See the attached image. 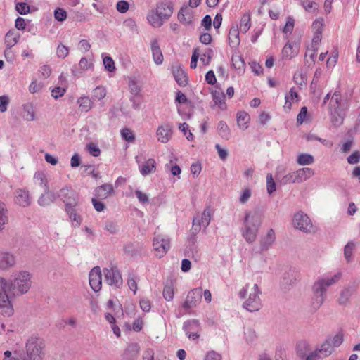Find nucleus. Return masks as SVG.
Here are the masks:
<instances>
[{
    "mask_svg": "<svg viewBox=\"0 0 360 360\" xmlns=\"http://www.w3.org/2000/svg\"><path fill=\"white\" fill-rule=\"evenodd\" d=\"M32 274L27 271H15L9 280L0 278V314L10 317L14 313L7 292L14 297L26 294L32 286Z\"/></svg>",
    "mask_w": 360,
    "mask_h": 360,
    "instance_id": "nucleus-1",
    "label": "nucleus"
},
{
    "mask_svg": "<svg viewBox=\"0 0 360 360\" xmlns=\"http://www.w3.org/2000/svg\"><path fill=\"white\" fill-rule=\"evenodd\" d=\"M342 273L338 272L333 276L319 278L312 285L313 298L312 307L318 309L323 304L326 298V292L328 287L336 283L341 278Z\"/></svg>",
    "mask_w": 360,
    "mask_h": 360,
    "instance_id": "nucleus-2",
    "label": "nucleus"
},
{
    "mask_svg": "<svg viewBox=\"0 0 360 360\" xmlns=\"http://www.w3.org/2000/svg\"><path fill=\"white\" fill-rule=\"evenodd\" d=\"M261 224L262 218L258 212H245L241 232L247 243H252L255 241Z\"/></svg>",
    "mask_w": 360,
    "mask_h": 360,
    "instance_id": "nucleus-3",
    "label": "nucleus"
},
{
    "mask_svg": "<svg viewBox=\"0 0 360 360\" xmlns=\"http://www.w3.org/2000/svg\"><path fill=\"white\" fill-rule=\"evenodd\" d=\"M260 294L261 291L257 284L252 286L248 284L240 290L238 295L241 299H245L248 295V297L243 302V307L248 311L254 312L259 311L262 307Z\"/></svg>",
    "mask_w": 360,
    "mask_h": 360,
    "instance_id": "nucleus-4",
    "label": "nucleus"
},
{
    "mask_svg": "<svg viewBox=\"0 0 360 360\" xmlns=\"http://www.w3.org/2000/svg\"><path fill=\"white\" fill-rule=\"evenodd\" d=\"M44 342L37 335H32L26 342V354L29 360H42Z\"/></svg>",
    "mask_w": 360,
    "mask_h": 360,
    "instance_id": "nucleus-5",
    "label": "nucleus"
},
{
    "mask_svg": "<svg viewBox=\"0 0 360 360\" xmlns=\"http://www.w3.org/2000/svg\"><path fill=\"white\" fill-rule=\"evenodd\" d=\"M103 271L105 282L109 285L118 288L122 285V278L117 266L110 265L109 268H104Z\"/></svg>",
    "mask_w": 360,
    "mask_h": 360,
    "instance_id": "nucleus-6",
    "label": "nucleus"
},
{
    "mask_svg": "<svg viewBox=\"0 0 360 360\" xmlns=\"http://www.w3.org/2000/svg\"><path fill=\"white\" fill-rule=\"evenodd\" d=\"M292 224L295 229L304 233H310L313 228L309 217L302 211L294 214Z\"/></svg>",
    "mask_w": 360,
    "mask_h": 360,
    "instance_id": "nucleus-7",
    "label": "nucleus"
},
{
    "mask_svg": "<svg viewBox=\"0 0 360 360\" xmlns=\"http://www.w3.org/2000/svg\"><path fill=\"white\" fill-rule=\"evenodd\" d=\"M57 196L63 200L65 207L78 204V194L70 187L62 188L57 193Z\"/></svg>",
    "mask_w": 360,
    "mask_h": 360,
    "instance_id": "nucleus-8",
    "label": "nucleus"
},
{
    "mask_svg": "<svg viewBox=\"0 0 360 360\" xmlns=\"http://www.w3.org/2000/svg\"><path fill=\"white\" fill-rule=\"evenodd\" d=\"M202 295V290L200 288L191 290L188 293L186 300L182 304V307L186 310H188L197 307L201 301Z\"/></svg>",
    "mask_w": 360,
    "mask_h": 360,
    "instance_id": "nucleus-9",
    "label": "nucleus"
},
{
    "mask_svg": "<svg viewBox=\"0 0 360 360\" xmlns=\"http://www.w3.org/2000/svg\"><path fill=\"white\" fill-rule=\"evenodd\" d=\"M153 245L155 255L161 258L167 253L169 248V240L168 238L158 235L154 237Z\"/></svg>",
    "mask_w": 360,
    "mask_h": 360,
    "instance_id": "nucleus-10",
    "label": "nucleus"
},
{
    "mask_svg": "<svg viewBox=\"0 0 360 360\" xmlns=\"http://www.w3.org/2000/svg\"><path fill=\"white\" fill-rule=\"evenodd\" d=\"M89 285L94 292H98L102 285V273L99 266L94 267L89 275Z\"/></svg>",
    "mask_w": 360,
    "mask_h": 360,
    "instance_id": "nucleus-11",
    "label": "nucleus"
},
{
    "mask_svg": "<svg viewBox=\"0 0 360 360\" xmlns=\"http://www.w3.org/2000/svg\"><path fill=\"white\" fill-rule=\"evenodd\" d=\"M349 104L347 100L342 101V96L339 91H335L331 96L329 103V110H347Z\"/></svg>",
    "mask_w": 360,
    "mask_h": 360,
    "instance_id": "nucleus-12",
    "label": "nucleus"
},
{
    "mask_svg": "<svg viewBox=\"0 0 360 360\" xmlns=\"http://www.w3.org/2000/svg\"><path fill=\"white\" fill-rule=\"evenodd\" d=\"M156 11L163 19L168 20L174 11V5L169 1L160 2L157 5Z\"/></svg>",
    "mask_w": 360,
    "mask_h": 360,
    "instance_id": "nucleus-13",
    "label": "nucleus"
},
{
    "mask_svg": "<svg viewBox=\"0 0 360 360\" xmlns=\"http://www.w3.org/2000/svg\"><path fill=\"white\" fill-rule=\"evenodd\" d=\"M276 240L275 231L273 229L268 230L266 234L262 236L260 239V249L262 251L268 250L272 245L274 243Z\"/></svg>",
    "mask_w": 360,
    "mask_h": 360,
    "instance_id": "nucleus-14",
    "label": "nucleus"
},
{
    "mask_svg": "<svg viewBox=\"0 0 360 360\" xmlns=\"http://www.w3.org/2000/svg\"><path fill=\"white\" fill-rule=\"evenodd\" d=\"M294 175L295 183H302L314 174V171L311 168L303 167L292 172Z\"/></svg>",
    "mask_w": 360,
    "mask_h": 360,
    "instance_id": "nucleus-15",
    "label": "nucleus"
},
{
    "mask_svg": "<svg viewBox=\"0 0 360 360\" xmlns=\"http://www.w3.org/2000/svg\"><path fill=\"white\" fill-rule=\"evenodd\" d=\"M172 134V127L169 124L160 126L157 129V136L159 141L166 143Z\"/></svg>",
    "mask_w": 360,
    "mask_h": 360,
    "instance_id": "nucleus-16",
    "label": "nucleus"
},
{
    "mask_svg": "<svg viewBox=\"0 0 360 360\" xmlns=\"http://www.w3.org/2000/svg\"><path fill=\"white\" fill-rule=\"evenodd\" d=\"M329 115L333 125L335 127H340L344 122L347 110H329Z\"/></svg>",
    "mask_w": 360,
    "mask_h": 360,
    "instance_id": "nucleus-17",
    "label": "nucleus"
},
{
    "mask_svg": "<svg viewBox=\"0 0 360 360\" xmlns=\"http://www.w3.org/2000/svg\"><path fill=\"white\" fill-rule=\"evenodd\" d=\"M44 193L41 194L39 198L38 202L41 206L49 205L51 202H54L57 198V194L49 191L48 185H45Z\"/></svg>",
    "mask_w": 360,
    "mask_h": 360,
    "instance_id": "nucleus-18",
    "label": "nucleus"
},
{
    "mask_svg": "<svg viewBox=\"0 0 360 360\" xmlns=\"http://www.w3.org/2000/svg\"><path fill=\"white\" fill-rule=\"evenodd\" d=\"M20 38V34L16 33L14 30H9L5 36V43L6 45V49L4 51V54L11 53V49L15 45Z\"/></svg>",
    "mask_w": 360,
    "mask_h": 360,
    "instance_id": "nucleus-19",
    "label": "nucleus"
},
{
    "mask_svg": "<svg viewBox=\"0 0 360 360\" xmlns=\"http://www.w3.org/2000/svg\"><path fill=\"white\" fill-rule=\"evenodd\" d=\"M150 47L155 63L161 65L163 62V55L157 39H154L151 41Z\"/></svg>",
    "mask_w": 360,
    "mask_h": 360,
    "instance_id": "nucleus-20",
    "label": "nucleus"
},
{
    "mask_svg": "<svg viewBox=\"0 0 360 360\" xmlns=\"http://www.w3.org/2000/svg\"><path fill=\"white\" fill-rule=\"evenodd\" d=\"M15 264V257L8 252L0 253V269H6L14 266Z\"/></svg>",
    "mask_w": 360,
    "mask_h": 360,
    "instance_id": "nucleus-21",
    "label": "nucleus"
},
{
    "mask_svg": "<svg viewBox=\"0 0 360 360\" xmlns=\"http://www.w3.org/2000/svg\"><path fill=\"white\" fill-rule=\"evenodd\" d=\"M299 53V48L290 42L286 43L282 50L283 58L290 60L295 57Z\"/></svg>",
    "mask_w": 360,
    "mask_h": 360,
    "instance_id": "nucleus-22",
    "label": "nucleus"
},
{
    "mask_svg": "<svg viewBox=\"0 0 360 360\" xmlns=\"http://www.w3.org/2000/svg\"><path fill=\"white\" fill-rule=\"evenodd\" d=\"M283 285L285 286V288H288L297 282L299 279V276L295 269H289V271L283 275Z\"/></svg>",
    "mask_w": 360,
    "mask_h": 360,
    "instance_id": "nucleus-23",
    "label": "nucleus"
},
{
    "mask_svg": "<svg viewBox=\"0 0 360 360\" xmlns=\"http://www.w3.org/2000/svg\"><path fill=\"white\" fill-rule=\"evenodd\" d=\"M173 75L176 82L180 86H186L188 84V78L183 68L173 67Z\"/></svg>",
    "mask_w": 360,
    "mask_h": 360,
    "instance_id": "nucleus-24",
    "label": "nucleus"
},
{
    "mask_svg": "<svg viewBox=\"0 0 360 360\" xmlns=\"http://www.w3.org/2000/svg\"><path fill=\"white\" fill-rule=\"evenodd\" d=\"M356 287L352 285H348L347 287L345 288L340 293V296L338 300V302L339 304L340 305H346L349 300L350 297L352 295V294L355 292Z\"/></svg>",
    "mask_w": 360,
    "mask_h": 360,
    "instance_id": "nucleus-25",
    "label": "nucleus"
},
{
    "mask_svg": "<svg viewBox=\"0 0 360 360\" xmlns=\"http://www.w3.org/2000/svg\"><path fill=\"white\" fill-rule=\"evenodd\" d=\"M114 191L113 186L110 184H104L95 190V195L98 198L105 199Z\"/></svg>",
    "mask_w": 360,
    "mask_h": 360,
    "instance_id": "nucleus-26",
    "label": "nucleus"
},
{
    "mask_svg": "<svg viewBox=\"0 0 360 360\" xmlns=\"http://www.w3.org/2000/svg\"><path fill=\"white\" fill-rule=\"evenodd\" d=\"M333 351V347L330 342V338H328L323 342L319 348L316 349L318 352L319 355L321 358H324L330 356Z\"/></svg>",
    "mask_w": 360,
    "mask_h": 360,
    "instance_id": "nucleus-27",
    "label": "nucleus"
},
{
    "mask_svg": "<svg viewBox=\"0 0 360 360\" xmlns=\"http://www.w3.org/2000/svg\"><path fill=\"white\" fill-rule=\"evenodd\" d=\"M178 20L184 25H191L192 23V13L186 6H182L179 10Z\"/></svg>",
    "mask_w": 360,
    "mask_h": 360,
    "instance_id": "nucleus-28",
    "label": "nucleus"
},
{
    "mask_svg": "<svg viewBox=\"0 0 360 360\" xmlns=\"http://www.w3.org/2000/svg\"><path fill=\"white\" fill-rule=\"evenodd\" d=\"M15 202L22 207L28 206L30 203L28 192L22 189L17 190L15 192Z\"/></svg>",
    "mask_w": 360,
    "mask_h": 360,
    "instance_id": "nucleus-29",
    "label": "nucleus"
},
{
    "mask_svg": "<svg viewBox=\"0 0 360 360\" xmlns=\"http://www.w3.org/2000/svg\"><path fill=\"white\" fill-rule=\"evenodd\" d=\"M147 20L153 27L156 28L160 27L165 20L163 18L159 15V13L157 11L155 12L150 11L147 15Z\"/></svg>",
    "mask_w": 360,
    "mask_h": 360,
    "instance_id": "nucleus-30",
    "label": "nucleus"
},
{
    "mask_svg": "<svg viewBox=\"0 0 360 360\" xmlns=\"http://www.w3.org/2000/svg\"><path fill=\"white\" fill-rule=\"evenodd\" d=\"M212 96L215 105H218L221 110L226 109V104L224 101L225 95L223 92L217 90L212 91Z\"/></svg>",
    "mask_w": 360,
    "mask_h": 360,
    "instance_id": "nucleus-31",
    "label": "nucleus"
},
{
    "mask_svg": "<svg viewBox=\"0 0 360 360\" xmlns=\"http://www.w3.org/2000/svg\"><path fill=\"white\" fill-rule=\"evenodd\" d=\"M229 41L231 46L236 48L240 44L239 30L238 26L232 27L229 32Z\"/></svg>",
    "mask_w": 360,
    "mask_h": 360,
    "instance_id": "nucleus-32",
    "label": "nucleus"
},
{
    "mask_svg": "<svg viewBox=\"0 0 360 360\" xmlns=\"http://www.w3.org/2000/svg\"><path fill=\"white\" fill-rule=\"evenodd\" d=\"M310 350L309 344L306 340H300L297 343L296 351L300 358H304Z\"/></svg>",
    "mask_w": 360,
    "mask_h": 360,
    "instance_id": "nucleus-33",
    "label": "nucleus"
},
{
    "mask_svg": "<svg viewBox=\"0 0 360 360\" xmlns=\"http://www.w3.org/2000/svg\"><path fill=\"white\" fill-rule=\"evenodd\" d=\"M77 205H70L65 207V211L69 215L70 219L75 223L74 226H79L81 224L82 219L80 216L76 212L75 207Z\"/></svg>",
    "mask_w": 360,
    "mask_h": 360,
    "instance_id": "nucleus-34",
    "label": "nucleus"
},
{
    "mask_svg": "<svg viewBox=\"0 0 360 360\" xmlns=\"http://www.w3.org/2000/svg\"><path fill=\"white\" fill-rule=\"evenodd\" d=\"M156 162L154 159H148L141 167L140 172L142 175L146 176L155 169Z\"/></svg>",
    "mask_w": 360,
    "mask_h": 360,
    "instance_id": "nucleus-35",
    "label": "nucleus"
},
{
    "mask_svg": "<svg viewBox=\"0 0 360 360\" xmlns=\"http://www.w3.org/2000/svg\"><path fill=\"white\" fill-rule=\"evenodd\" d=\"M250 120V115L246 112L240 111L237 113V124L241 129H246L248 127Z\"/></svg>",
    "mask_w": 360,
    "mask_h": 360,
    "instance_id": "nucleus-36",
    "label": "nucleus"
},
{
    "mask_svg": "<svg viewBox=\"0 0 360 360\" xmlns=\"http://www.w3.org/2000/svg\"><path fill=\"white\" fill-rule=\"evenodd\" d=\"M217 130L219 136L225 140H229L231 137V131L228 125L224 121L219 122L217 124Z\"/></svg>",
    "mask_w": 360,
    "mask_h": 360,
    "instance_id": "nucleus-37",
    "label": "nucleus"
},
{
    "mask_svg": "<svg viewBox=\"0 0 360 360\" xmlns=\"http://www.w3.org/2000/svg\"><path fill=\"white\" fill-rule=\"evenodd\" d=\"M77 103L82 111L89 112L93 107V101L89 96H82L77 99Z\"/></svg>",
    "mask_w": 360,
    "mask_h": 360,
    "instance_id": "nucleus-38",
    "label": "nucleus"
},
{
    "mask_svg": "<svg viewBox=\"0 0 360 360\" xmlns=\"http://www.w3.org/2000/svg\"><path fill=\"white\" fill-rule=\"evenodd\" d=\"M200 328V323L196 319H191L184 322L183 326V329L186 333L193 331H199Z\"/></svg>",
    "mask_w": 360,
    "mask_h": 360,
    "instance_id": "nucleus-39",
    "label": "nucleus"
},
{
    "mask_svg": "<svg viewBox=\"0 0 360 360\" xmlns=\"http://www.w3.org/2000/svg\"><path fill=\"white\" fill-rule=\"evenodd\" d=\"M23 117L25 120L33 121L35 119V113L32 103H27L23 105Z\"/></svg>",
    "mask_w": 360,
    "mask_h": 360,
    "instance_id": "nucleus-40",
    "label": "nucleus"
},
{
    "mask_svg": "<svg viewBox=\"0 0 360 360\" xmlns=\"http://www.w3.org/2000/svg\"><path fill=\"white\" fill-rule=\"evenodd\" d=\"M162 295L167 301H171L174 297V288L172 281H167L165 284Z\"/></svg>",
    "mask_w": 360,
    "mask_h": 360,
    "instance_id": "nucleus-41",
    "label": "nucleus"
},
{
    "mask_svg": "<svg viewBox=\"0 0 360 360\" xmlns=\"http://www.w3.org/2000/svg\"><path fill=\"white\" fill-rule=\"evenodd\" d=\"M212 216V211L211 210V207H207L203 212L202 213L201 217L200 218V221L201 223V225L203 226L205 228L207 227L210 223L211 218Z\"/></svg>",
    "mask_w": 360,
    "mask_h": 360,
    "instance_id": "nucleus-42",
    "label": "nucleus"
},
{
    "mask_svg": "<svg viewBox=\"0 0 360 360\" xmlns=\"http://www.w3.org/2000/svg\"><path fill=\"white\" fill-rule=\"evenodd\" d=\"M128 85L131 94L136 96L140 94L141 91V85L139 84L135 77H129Z\"/></svg>",
    "mask_w": 360,
    "mask_h": 360,
    "instance_id": "nucleus-43",
    "label": "nucleus"
},
{
    "mask_svg": "<svg viewBox=\"0 0 360 360\" xmlns=\"http://www.w3.org/2000/svg\"><path fill=\"white\" fill-rule=\"evenodd\" d=\"M356 245L353 241H349L347 243L344 248V256L347 263L352 261V253Z\"/></svg>",
    "mask_w": 360,
    "mask_h": 360,
    "instance_id": "nucleus-44",
    "label": "nucleus"
},
{
    "mask_svg": "<svg viewBox=\"0 0 360 360\" xmlns=\"http://www.w3.org/2000/svg\"><path fill=\"white\" fill-rule=\"evenodd\" d=\"M314 161V157L308 153H302L298 155L297 162L300 165H309Z\"/></svg>",
    "mask_w": 360,
    "mask_h": 360,
    "instance_id": "nucleus-45",
    "label": "nucleus"
},
{
    "mask_svg": "<svg viewBox=\"0 0 360 360\" xmlns=\"http://www.w3.org/2000/svg\"><path fill=\"white\" fill-rule=\"evenodd\" d=\"M250 15L245 13L240 19V30L242 32L246 33L250 28Z\"/></svg>",
    "mask_w": 360,
    "mask_h": 360,
    "instance_id": "nucleus-46",
    "label": "nucleus"
},
{
    "mask_svg": "<svg viewBox=\"0 0 360 360\" xmlns=\"http://www.w3.org/2000/svg\"><path fill=\"white\" fill-rule=\"evenodd\" d=\"M201 223L200 221V217L198 216L195 217L193 219V226L191 229V236L190 240H193V243H195V236L201 229Z\"/></svg>",
    "mask_w": 360,
    "mask_h": 360,
    "instance_id": "nucleus-47",
    "label": "nucleus"
},
{
    "mask_svg": "<svg viewBox=\"0 0 360 360\" xmlns=\"http://www.w3.org/2000/svg\"><path fill=\"white\" fill-rule=\"evenodd\" d=\"M7 222V210L6 208L4 203L0 201V230L4 229V226Z\"/></svg>",
    "mask_w": 360,
    "mask_h": 360,
    "instance_id": "nucleus-48",
    "label": "nucleus"
},
{
    "mask_svg": "<svg viewBox=\"0 0 360 360\" xmlns=\"http://www.w3.org/2000/svg\"><path fill=\"white\" fill-rule=\"evenodd\" d=\"M34 181L35 184L42 187L44 190L45 189V185H48L46 176L42 172H37L34 174Z\"/></svg>",
    "mask_w": 360,
    "mask_h": 360,
    "instance_id": "nucleus-49",
    "label": "nucleus"
},
{
    "mask_svg": "<svg viewBox=\"0 0 360 360\" xmlns=\"http://www.w3.org/2000/svg\"><path fill=\"white\" fill-rule=\"evenodd\" d=\"M106 96V89L102 86L96 87L92 91V99L100 101Z\"/></svg>",
    "mask_w": 360,
    "mask_h": 360,
    "instance_id": "nucleus-50",
    "label": "nucleus"
},
{
    "mask_svg": "<svg viewBox=\"0 0 360 360\" xmlns=\"http://www.w3.org/2000/svg\"><path fill=\"white\" fill-rule=\"evenodd\" d=\"M86 148L88 152L94 157H98L101 154V150L98 146L94 143H89L86 144Z\"/></svg>",
    "mask_w": 360,
    "mask_h": 360,
    "instance_id": "nucleus-51",
    "label": "nucleus"
},
{
    "mask_svg": "<svg viewBox=\"0 0 360 360\" xmlns=\"http://www.w3.org/2000/svg\"><path fill=\"white\" fill-rule=\"evenodd\" d=\"M266 187L267 193L271 195L276 191V183L273 179L271 174H268L266 176Z\"/></svg>",
    "mask_w": 360,
    "mask_h": 360,
    "instance_id": "nucleus-52",
    "label": "nucleus"
},
{
    "mask_svg": "<svg viewBox=\"0 0 360 360\" xmlns=\"http://www.w3.org/2000/svg\"><path fill=\"white\" fill-rule=\"evenodd\" d=\"M16 11L21 15H26L30 12V6L25 2H18L15 5Z\"/></svg>",
    "mask_w": 360,
    "mask_h": 360,
    "instance_id": "nucleus-53",
    "label": "nucleus"
},
{
    "mask_svg": "<svg viewBox=\"0 0 360 360\" xmlns=\"http://www.w3.org/2000/svg\"><path fill=\"white\" fill-rule=\"evenodd\" d=\"M121 136L124 140L129 142H132L135 140L133 132L128 128H124L121 130Z\"/></svg>",
    "mask_w": 360,
    "mask_h": 360,
    "instance_id": "nucleus-54",
    "label": "nucleus"
},
{
    "mask_svg": "<svg viewBox=\"0 0 360 360\" xmlns=\"http://www.w3.org/2000/svg\"><path fill=\"white\" fill-rule=\"evenodd\" d=\"M179 129L184 134L188 141H192L193 139V135L189 130V127L186 122L180 124Z\"/></svg>",
    "mask_w": 360,
    "mask_h": 360,
    "instance_id": "nucleus-55",
    "label": "nucleus"
},
{
    "mask_svg": "<svg viewBox=\"0 0 360 360\" xmlns=\"http://www.w3.org/2000/svg\"><path fill=\"white\" fill-rule=\"evenodd\" d=\"M105 68L109 72H113L115 69V63L110 56H105L103 60Z\"/></svg>",
    "mask_w": 360,
    "mask_h": 360,
    "instance_id": "nucleus-56",
    "label": "nucleus"
},
{
    "mask_svg": "<svg viewBox=\"0 0 360 360\" xmlns=\"http://www.w3.org/2000/svg\"><path fill=\"white\" fill-rule=\"evenodd\" d=\"M69 53V49L67 46L65 45L60 44L58 45L57 50H56V54L58 58H65Z\"/></svg>",
    "mask_w": 360,
    "mask_h": 360,
    "instance_id": "nucleus-57",
    "label": "nucleus"
},
{
    "mask_svg": "<svg viewBox=\"0 0 360 360\" xmlns=\"http://www.w3.org/2000/svg\"><path fill=\"white\" fill-rule=\"evenodd\" d=\"M54 16L58 21L62 22L66 19L67 13L64 9L57 8L54 11Z\"/></svg>",
    "mask_w": 360,
    "mask_h": 360,
    "instance_id": "nucleus-58",
    "label": "nucleus"
},
{
    "mask_svg": "<svg viewBox=\"0 0 360 360\" xmlns=\"http://www.w3.org/2000/svg\"><path fill=\"white\" fill-rule=\"evenodd\" d=\"M105 229L111 234H115L118 231V226L113 221H107L105 224Z\"/></svg>",
    "mask_w": 360,
    "mask_h": 360,
    "instance_id": "nucleus-59",
    "label": "nucleus"
},
{
    "mask_svg": "<svg viewBox=\"0 0 360 360\" xmlns=\"http://www.w3.org/2000/svg\"><path fill=\"white\" fill-rule=\"evenodd\" d=\"M294 23H295L294 19L292 17L289 16L288 18L287 22L285 23V25L284 26V27L283 29V33H285V34H288V33L290 34L292 32V30H293Z\"/></svg>",
    "mask_w": 360,
    "mask_h": 360,
    "instance_id": "nucleus-60",
    "label": "nucleus"
},
{
    "mask_svg": "<svg viewBox=\"0 0 360 360\" xmlns=\"http://www.w3.org/2000/svg\"><path fill=\"white\" fill-rule=\"evenodd\" d=\"M129 288L136 294L137 290V283L133 274H129L127 279Z\"/></svg>",
    "mask_w": 360,
    "mask_h": 360,
    "instance_id": "nucleus-61",
    "label": "nucleus"
},
{
    "mask_svg": "<svg viewBox=\"0 0 360 360\" xmlns=\"http://www.w3.org/2000/svg\"><path fill=\"white\" fill-rule=\"evenodd\" d=\"M360 161V152L354 151L347 158V162L350 165L357 164Z\"/></svg>",
    "mask_w": 360,
    "mask_h": 360,
    "instance_id": "nucleus-62",
    "label": "nucleus"
},
{
    "mask_svg": "<svg viewBox=\"0 0 360 360\" xmlns=\"http://www.w3.org/2000/svg\"><path fill=\"white\" fill-rule=\"evenodd\" d=\"M251 195H252V192H251L250 189H249V188L245 189L242 192V193L240 196V198H239L240 202H241L242 204L246 203L248 201V200L250 199V198L251 197Z\"/></svg>",
    "mask_w": 360,
    "mask_h": 360,
    "instance_id": "nucleus-63",
    "label": "nucleus"
},
{
    "mask_svg": "<svg viewBox=\"0 0 360 360\" xmlns=\"http://www.w3.org/2000/svg\"><path fill=\"white\" fill-rule=\"evenodd\" d=\"M221 355L214 350L207 353L205 360H221Z\"/></svg>",
    "mask_w": 360,
    "mask_h": 360,
    "instance_id": "nucleus-64",
    "label": "nucleus"
}]
</instances>
